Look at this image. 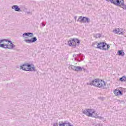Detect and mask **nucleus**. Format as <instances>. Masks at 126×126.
<instances>
[{"label": "nucleus", "instance_id": "1", "mask_svg": "<svg viewBox=\"0 0 126 126\" xmlns=\"http://www.w3.org/2000/svg\"><path fill=\"white\" fill-rule=\"evenodd\" d=\"M0 47L4 49H12L14 48V45L11 41L6 40V39H2L0 40Z\"/></svg>", "mask_w": 126, "mask_h": 126}, {"label": "nucleus", "instance_id": "2", "mask_svg": "<svg viewBox=\"0 0 126 126\" xmlns=\"http://www.w3.org/2000/svg\"><path fill=\"white\" fill-rule=\"evenodd\" d=\"M100 79H95L92 81V84L95 87H98L99 88H102V89H107V86H106V83L103 80H101L100 83Z\"/></svg>", "mask_w": 126, "mask_h": 126}, {"label": "nucleus", "instance_id": "3", "mask_svg": "<svg viewBox=\"0 0 126 126\" xmlns=\"http://www.w3.org/2000/svg\"><path fill=\"white\" fill-rule=\"evenodd\" d=\"M95 45H97L96 48L97 49H99L100 50H103V51H107V50H109L110 47V45H109V44L104 42H100L98 43L97 42H94L93 43V47H94Z\"/></svg>", "mask_w": 126, "mask_h": 126}, {"label": "nucleus", "instance_id": "4", "mask_svg": "<svg viewBox=\"0 0 126 126\" xmlns=\"http://www.w3.org/2000/svg\"><path fill=\"white\" fill-rule=\"evenodd\" d=\"M80 41L77 39H70L68 41V45L74 48H76V46H79Z\"/></svg>", "mask_w": 126, "mask_h": 126}, {"label": "nucleus", "instance_id": "5", "mask_svg": "<svg viewBox=\"0 0 126 126\" xmlns=\"http://www.w3.org/2000/svg\"><path fill=\"white\" fill-rule=\"evenodd\" d=\"M23 37L26 43L28 44H31L32 43V38L29 39V38L32 37V33H25L23 34Z\"/></svg>", "mask_w": 126, "mask_h": 126}, {"label": "nucleus", "instance_id": "6", "mask_svg": "<svg viewBox=\"0 0 126 126\" xmlns=\"http://www.w3.org/2000/svg\"><path fill=\"white\" fill-rule=\"evenodd\" d=\"M111 3H113L115 5L117 6H123L125 1L124 0H110Z\"/></svg>", "mask_w": 126, "mask_h": 126}, {"label": "nucleus", "instance_id": "7", "mask_svg": "<svg viewBox=\"0 0 126 126\" xmlns=\"http://www.w3.org/2000/svg\"><path fill=\"white\" fill-rule=\"evenodd\" d=\"M84 115H86L88 117H92L93 115L92 114H94L95 113V111L92 109H86L83 112Z\"/></svg>", "mask_w": 126, "mask_h": 126}, {"label": "nucleus", "instance_id": "8", "mask_svg": "<svg viewBox=\"0 0 126 126\" xmlns=\"http://www.w3.org/2000/svg\"><path fill=\"white\" fill-rule=\"evenodd\" d=\"M21 68L23 69V70L30 71V70H31V65L28 63H25L22 66H21Z\"/></svg>", "mask_w": 126, "mask_h": 126}, {"label": "nucleus", "instance_id": "9", "mask_svg": "<svg viewBox=\"0 0 126 126\" xmlns=\"http://www.w3.org/2000/svg\"><path fill=\"white\" fill-rule=\"evenodd\" d=\"M70 67H71V69L74 70L75 71H82V69H83L84 70H85L84 67H81L78 66H74L72 65H71L70 66Z\"/></svg>", "mask_w": 126, "mask_h": 126}, {"label": "nucleus", "instance_id": "10", "mask_svg": "<svg viewBox=\"0 0 126 126\" xmlns=\"http://www.w3.org/2000/svg\"><path fill=\"white\" fill-rule=\"evenodd\" d=\"M68 121H64L62 124H59V126H73Z\"/></svg>", "mask_w": 126, "mask_h": 126}, {"label": "nucleus", "instance_id": "11", "mask_svg": "<svg viewBox=\"0 0 126 126\" xmlns=\"http://www.w3.org/2000/svg\"><path fill=\"white\" fill-rule=\"evenodd\" d=\"M114 94L116 96H119V95L122 96L123 95V92L121 91V90L116 89L114 91Z\"/></svg>", "mask_w": 126, "mask_h": 126}, {"label": "nucleus", "instance_id": "12", "mask_svg": "<svg viewBox=\"0 0 126 126\" xmlns=\"http://www.w3.org/2000/svg\"><path fill=\"white\" fill-rule=\"evenodd\" d=\"M113 32H114L115 34H119V35L124 34V32H122L121 29L119 28L115 29L113 31Z\"/></svg>", "mask_w": 126, "mask_h": 126}, {"label": "nucleus", "instance_id": "13", "mask_svg": "<svg viewBox=\"0 0 126 126\" xmlns=\"http://www.w3.org/2000/svg\"><path fill=\"white\" fill-rule=\"evenodd\" d=\"M77 59H78V62H81V61H83L84 59V56L83 55L80 54L77 55Z\"/></svg>", "mask_w": 126, "mask_h": 126}, {"label": "nucleus", "instance_id": "14", "mask_svg": "<svg viewBox=\"0 0 126 126\" xmlns=\"http://www.w3.org/2000/svg\"><path fill=\"white\" fill-rule=\"evenodd\" d=\"M84 18H85V17L80 16L77 20V22L79 21V22H80L81 23H84Z\"/></svg>", "mask_w": 126, "mask_h": 126}, {"label": "nucleus", "instance_id": "15", "mask_svg": "<svg viewBox=\"0 0 126 126\" xmlns=\"http://www.w3.org/2000/svg\"><path fill=\"white\" fill-rule=\"evenodd\" d=\"M12 9H14L15 11H21L20 8L17 5H13L12 7Z\"/></svg>", "mask_w": 126, "mask_h": 126}, {"label": "nucleus", "instance_id": "16", "mask_svg": "<svg viewBox=\"0 0 126 126\" xmlns=\"http://www.w3.org/2000/svg\"><path fill=\"white\" fill-rule=\"evenodd\" d=\"M90 22V19H89V18L85 17L84 20V23H89Z\"/></svg>", "mask_w": 126, "mask_h": 126}, {"label": "nucleus", "instance_id": "17", "mask_svg": "<svg viewBox=\"0 0 126 126\" xmlns=\"http://www.w3.org/2000/svg\"><path fill=\"white\" fill-rule=\"evenodd\" d=\"M118 54L119 56H122V57H124V56H125V52H124L122 50L118 51Z\"/></svg>", "mask_w": 126, "mask_h": 126}, {"label": "nucleus", "instance_id": "18", "mask_svg": "<svg viewBox=\"0 0 126 126\" xmlns=\"http://www.w3.org/2000/svg\"><path fill=\"white\" fill-rule=\"evenodd\" d=\"M120 81H126V77L125 76H123L122 77L119 79Z\"/></svg>", "mask_w": 126, "mask_h": 126}, {"label": "nucleus", "instance_id": "19", "mask_svg": "<svg viewBox=\"0 0 126 126\" xmlns=\"http://www.w3.org/2000/svg\"><path fill=\"white\" fill-rule=\"evenodd\" d=\"M37 41V37H34L32 38V43H34Z\"/></svg>", "mask_w": 126, "mask_h": 126}, {"label": "nucleus", "instance_id": "20", "mask_svg": "<svg viewBox=\"0 0 126 126\" xmlns=\"http://www.w3.org/2000/svg\"><path fill=\"white\" fill-rule=\"evenodd\" d=\"M95 119H99V120H104L105 118L104 117L101 116H96L95 117Z\"/></svg>", "mask_w": 126, "mask_h": 126}, {"label": "nucleus", "instance_id": "21", "mask_svg": "<svg viewBox=\"0 0 126 126\" xmlns=\"http://www.w3.org/2000/svg\"><path fill=\"white\" fill-rule=\"evenodd\" d=\"M95 38H100V37H101V34H100V33H97V34H95Z\"/></svg>", "mask_w": 126, "mask_h": 126}, {"label": "nucleus", "instance_id": "22", "mask_svg": "<svg viewBox=\"0 0 126 126\" xmlns=\"http://www.w3.org/2000/svg\"><path fill=\"white\" fill-rule=\"evenodd\" d=\"M120 7H122V8H123V9L126 10V5H125V3H124L123 6H120Z\"/></svg>", "mask_w": 126, "mask_h": 126}, {"label": "nucleus", "instance_id": "23", "mask_svg": "<svg viewBox=\"0 0 126 126\" xmlns=\"http://www.w3.org/2000/svg\"><path fill=\"white\" fill-rule=\"evenodd\" d=\"M53 126H59L58 125V123H55L53 124Z\"/></svg>", "mask_w": 126, "mask_h": 126}, {"label": "nucleus", "instance_id": "24", "mask_svg": "<svg viewBox=\"0 0 126 126\" xmlns=\"http://www.w3.org/2000/svg\"><path fill=\"white\" fill-rule=\"evenodd\" d=\"M32 71L34 70V71H35V67H34V65L33 64H32Z\"/></svg>", "mask_w": 126, "mask_h": 126}, {"label": "nucleus", "instance_id": "25", "mask_svg": "<svg viewBox=\"0 0 126 126\" xmlns=\"http://www.w3.org/2000/svg\"><path fill=\"white\" fill-rule=\"evenodd\" d=\"M41 25L43 26V27H44V26L46 25V24H44V23H42Z\"/></svg>", "mask_w": 126, "mask_h": 126}, {"label": "nucleus", "instance_id": "26", "mask_svg": "<svg viewBox=\"0 0 126 126\" xmlns=\"http://www.w3.org/2000/svg\"><path fill=\"white\" fill-rule=\"evenodd\" d=\"M87 85H93L92 82L90 83H87Z\"/></svg>", "mask_w": 126, "mask_h": 126}, {"label": "nucleus", "instance_id": "27", "mask_svg": "<svg viewBox=\"0 0 126 126\" xmlns=\"http://www.w3.org/2000/svg\"><path fill=\"white\" fill-rule=\"evenodd\" d=\"M95 126H101V125L100 124H97L95 125Z\"/></svg>", "mask_w": 126, "mask_h": 126}, {"label": "nucleus", "instance_id": "28", "mask_svg": "<svg viewBox=\"0 0 126 126\" xmlns=\"http://www.w3.org/2000/svg\"><path fill=\"white\" fill-rule=\"evenodd\" d=\"M76 18H77V16H75V17H74V19H75V20H76Z\"/></svg>", "mask_w": 126, "mask_h": 126}, {"label": "nucleus", "instance_id": "29", "mask_svg": "<svg viewBox=\"0 0 126 126\" xmlns=\"http://www.w3.org/2000/svg\"><path fill=\"white\" fill-rule=\"evenodd\" d=\"M118 102H121V100H118Z\"/></svg>", "mask_w": 126, "mask_h": 126}, {"label": "nucleus", "instance_id": "30", "mask_svg": "<svg viewBox=\"0 0 126 126\" xmlns=\"http://www.w3.org/2000/svg\"><path fill=\"white\" fill-rule=\"evenodd\" d=\"M103 122L105 123V122H106V120H104Z\"/></svg>", "mask_w": 126, "mask_h": 126}, {"label": "nucleus", "instance_id": "31", "mask_svg": "<svg viewBox=\"0 0 126 126\" xmlns=\"http://www.w3.org/2000/svg\"><path fill=\"white\" fill-rule=\"evenodd\" d=\"M106 0L107 1H109V0Z\"/></svg>", "mask_w": 126, "mask_h": 126}, {"label": "nucleus", "instance_id": "32", "mask_svg": "<svg viewBox=\"0 0 126 126\" xmlns=\"http://www.w3.org/2000/svg\"><path fill=\"white\" fill-rule=\"evenodd\" d=\"M32 36H33V33H32Z\"/></svg>", "mask_w": 126, "mask_h": 126}]
</instances>
